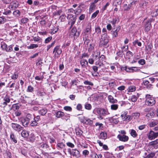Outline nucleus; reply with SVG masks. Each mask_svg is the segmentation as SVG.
Instances as JSON below:
<instances>
[{"label": "nucleus", "mask_w": 158, "mask_h": 158, "mask_svg": "<svg viewBox=\"0 0 158 158\" xmlns=\"http://www.w3.org/2000/svg\"><path fill=\"white\" fill-rule=\"evenodd\" d=\"M145 105H144L143 107L146 105L149 106H152L154 105L156 102L154 98L149 94H147L145 96Z\"/></svg>", "instance_id": "f257e3e1"}, {"label": "nucleus", "mask_w": 158, "mask_h": 158, "mask_svg": "<svg viewBox=\"0 0 158 158\" xmlns=\"http://www.w3.org/2000/svg\"><path fill=\"white\" fill-rule=\"evenodd\" d=\"M148 139L151 140H153L158 136V132H155L151 130L147 134Z\"/></svg>", "instance_id": "f03ea898"}, {"label": "nucleus", "mask_w": 158, "mask_h": 158, "mask_svg": "<svg viewBox=\"0 0 158 158\" xmlns=\"http://www.w3.org/2000/svg\"><path fill=\"white\" fill-rule=\"evenodd\" d=\"M109 40L106 34H103L100 41V43L103 46H106Z\"/></svg>", "instance_id": "7ed1b4c3"}, {"label": "nucleus", "mask_w": 158, "mask_h": 158, "mask_svg": "<svg viewBox=\"0 0 158 158\" xmlns=\"http://www.w3.org/2000/svg\"><path fill=\"white\" fill-rule=\"evenodd\" d=\"M11 126L14 130L18 132L20 131L23 128L21 125L16 123H12Z\"/></svg>", "instance_id": "20e7f679"}, {"label": "nucleus", "mask_w": 158, "mask_h": 158, "mask_svg": "<svg viewBox=\"0 0 158 158\" xmlns=\"http://www.w3.org/2000/svg\"><path fill=\"white\" fill-rule=\"evenodd\" d=\"M80 34V31H77L76 27H73L71 31V35H73L74 38L75 39L78 37Z\"/></svg>", "instance_id": "39448f33"}, {"label": "nucleus", "mask_w": 158, "mask_h": 158, "mask_svg": "<svg viewBox=\"0 0 158 158\" xmlns=\"http://www.w3.org/2000/svg\"><path fill=\"white\" fill-rule=\"evenodd\" d=\"M154 20L153 19H149L146 22L145 25V29L146 31H149L151 27V22Z\"/></svg>", "instance_id": "423d86ee"}, {"label": "nucleus", "mask_w": 158, "mask_h": 158, "mask_svg": "<svg viewBox=\"0 0 158 158\" xmlns=\"http://www.w3.org/2000/svg\"><path fill=\"white\" fill-rule=\"evenodd\" d=\"M19 5L18 2L16 1H14L10 3L9 6V8L10 10H14L19 6Z\"/></svg>", "instance_id": "0eeeda50"}, {"label": "nucleus", "mask_w": 158, "mask_h": 158, "mask_svg": "<svg viewBox=\"0 0 158 158\" xmlns=\"http://www.w3.org/2000/svg\"><path fill=\"white\" fill-rule=\"evenodd\" d=\"M62 52V50L61 48H60L59 46H56L54 48L53 53H55L54 56L60 55Z\"/></svg>", "instance_id": "6e6552de"}, {"label": "nucleus", "mask_w": 158, "mask_h": 158, "mask_svg": "<svg viewBox=\"0 0 158 158\" xmlns=\"http://www.w3.org/2000/svg\"><path fill=\"white\" fill-rule=\"evenodd\" d=\"M117 138L120 141L123 142H127L129 139L128 136L125 135H118Z\"/></svg>", "instance_id": "1a4fd4ad"}, {"label": "nucleus", "mask_w": 158, "mask_h": 158, "mask_svg": "<svg viewBox=\"0 0 158 158\" xmlns=\"http://www.w3.org/2000/svg\"><path fill=\"white\" fill-rule=\"evenodd\" d=\"M121 117L122 119L124 121H130L131 119V116L129 115H127L126 112H124L121 115Z\"/></svg>", "instance_id": "9d476101"}, {"label": "nucleus", "mask_w": 158, "mask_h": 158, "mask_svg": "<svg viewBox=\"0 0 158 158\" xmlns=\"http://www.w3.org/2000/svg\"><path fill=\"white\" fill-rule=\"evenodd\" d=\"M121 29V27L119 26H118L116 27V29L114 30V29L112 31V35L113 37H116L118 35V32Z\"/></svg>", "instance_id": "9b49d317"}, {"label": "nucleus", "mask_w": 158, "mask_h": 158, "mask_svg": "<svg viewBox=\"0 0 158 158\" xmlns=\"http://www.w3.org/2000/svg\"><path fill=\"white\" fill-rule=\"evenodd\" d=\"M91 25L90 23H88L86 28L84 30V32L85 35H88L91 33Z\"/></svg>", "instance_id": "f8f14e48"}, {"label": "nucleus", "mask_w": 158, "mask_h": 158, "mask_svg": "<svg viewBox=\"0 0 158 158\" xmlns=\"http://www.w3.org/2000/svg\"><path fill=\"white\" fill-rule=\"evenodd\" d=\"M70 16V18H71L69 19V24L70 25V28H71L72 26L73 25V24L75 23L76 21V19L74 17L73 15H69L68 17Z\"/></svg>", "instance_id": "ddd939ff"}, {"label": "nucleus", "mask_w": 158, "mask_h": 158, "mask_svg": "<svg viewBox=\"0 0 158 158\" xmlns=\"http://www.w3.org/2000/svg\"><path fill=\"white\" fill-rule=\"evenodd\" d=\"M20 121L23 126L25 127H27L29 123L24 117L21 118Z\"/></svg>", "instance_id": "4468645a"}, {"label": "nucleus", "mask_w": 158, "mask_h": 158, "mask_svg": "<svg viewBox=\"0 0 158 158\" xmlns=\"http://www.w3.org/2000/svg\"><path fill=\"white\" fill-rule=\"evenodd\" d=\"M80 63L82 68H85L88 64L87 61L85 59H82L80 61Z\"/></svg>", "instance_id": "2eb2a0df"}, {"label": "nucleus", "mask_w": 158, "mask_h": 158, "mask_svg": "<svg viewBox=\"0 0 158 158\" xmlns=\"http://www.w3.org/2000/svg\"><path fill=\"white\" fill-rule=\"evenodd\" d=\"M150 145L153 147L155 149L158 148V139L151 142L150 143Z\"/></svg>", "instance_id": "dca6fc26"}, {"label": "nucleus", "mask_w": 158, "mask_h": 158, "mask_svg": "<svg viewBox=\"0 0 158 158\" xmlns=\"http://www.w3.org/2000/svg\"><path fill=\"white\" fill-rule=\"evenodd\" d=\"M108 100L110 102L112 103H116L117 102V100L114 99V97L111 95H109L108 97Z\"/></svg>", "instance_id": "f3484780"}, {"label": "nucleus", "mask_w": 158, "mask_h": 158, "mask_svg": "<svg viewBox=\"0 0 158 158\" xmlns=\"http://www.w3.org/2000/svg\"><path fill=\"white\" fill-rule=\"evenodd\" d=\"M72 156H73L77 157L80 156V152L76 149H73V152Z\"/></svg>", "instance_id": "a211bd4d"}, {"label": "nucleus", "mask_w": 158, "mask_h": 158, "mask_svg": "<svg viewBox=\"0 0 158 158\" xmlns=\"http://www.w3.org/2000/svg\"><path fill=\"white\" fill-rule=\"evenodd\" d=\"M56 146L57 149L60 150L64 148L65 146V145L64 143L60 142L58 143Z\"/></svg>", "instance_id": "6ab92c4d"}, {"label": "nucleus", "mask_w": 158, "mask_h": 158, "mask_svg": "<svg viewBox=\"0 0 158 158\" xmlns=\"http://www.w3.org/2000/svg\"><path fill=\"white\" fill-rule=\"evenodd\" d=\"M95 64L98 66L99 68L103 67L104 66V64L102 61H101L99 59L95 62Z\"/></svg>", "instance_id": "aec40b11"}, {"label": "nucleus", "mask_w": 158, "mask_h": 158, "mask_svg": "<svg viewBox=\"0 0 158 158\" xmlns=\"http://www.w3.org/2000/svg\"><path fill=\"white\" fill-rule=\"evenodd\" d=\"M21 136L24 138H26L29 135V132L25 130H23L21 133Z\"/></svg>", "instance_id": "412c9836"}, {"label": "nucleus", "mask_w": 158, "mask_h": 158, "mask_svg": "<svg viewBox=\"0 0 158 158\" xmlns=\"http://www.w3.org/2000/svg\"><path fill=\"white\" fill-rule=\"evenodd\" d=\"M100 55V52H94V54L92 55L93 58L95 60H96L98 59H99V56Z\"/></svg>", "instance_id": "4be33fe9"}, {"label": "nucleus", "mask_w": 158, "mask_h": 158, "mask_svg": "<svg viewBox=\"0 0 158 158\" xmlns=\"http://www.w3.org/2000/svg\"><path fill=\"white\" fill-rule=\"evenodd\" d=\"M24 117L29 123L30 121L33 119V116L32 114H31L28 113Z\"/></svg>", "instance_id": "5701e85b"}, {"label": "nucleus", "mask_w": 158, "mask_h": 158, "mask_svg": "<svg viewBox=\"0 0 158 158\" xmlns=\"http://www.w3.org/2000/svg\"><path fill=\"white\" fill-rule=\"evenodd\" d=\"M47 112V110L46 108H42L39 110L38 112L40 114L42 115H44L46 114Z\"/></svg>", "instance_id": "b1692460"}, {"label": "nucleus", "mask_w": 158, "mask_h": 158, "mask_svg": "<svg viewBox=\"0 0 158 158\" xmlns=\"http://www.w3.org/2000/svg\"><path fill=\"white\" fill-rule=\"evenodd\" d=\"M64 112L61 111H58L56 113V116L57 118L62 117L64 116Z\"/></svg>", "instance_id": "393cba45"}, {"label": "nucleus", "mask_w": 158, "mask_h": 158, "mask_svg": "<svg viewBox=\"0 0 158 158\" xmlns=\"http://www.w3.org/2000/svg\"><path fill=\"white\" fill-rule=\"evenodd\" d=\"M96 6L94 3H92L89 6V13H90L93 12L95 9Z\"/></svg>", "instance_id": "a878e982"}, {"label": "nucleus", "mask_w": 158, "mask_h": 158, "mask_svg": "<svg viewBox=\"0 0 158 158\" xmlns=\"http://www.w3.org/2000/svg\"><path fill=\"white\" fill-rule=\"evenodd\" d=\"M114 117L109 118V120L111 122L115 124H117L119 122V121L117 118H114Z\"/></svg>", "instance_id": "bb28decb"}, {"label": "nucleus", "mask_w": 158, "mask_h": 158, "mask_svg": "<svg viewBox=\"0 0 158 158\" xmlns=\"http://www.w3.org/2000/svg\"><path fill=\"white\" fill-rule=\"evenodd\" d=\"M10 139L11 140L15 143H17L16 138L13 133H11L10 135Z\"/></svg>", "instance_id": "cd10ccee"}, {"label": "nucleus", "mask_w": 158, "mask_h": 158, "mask_svg": "<svg viewBox=\"0 0 158 158\" xmlns=\"http://www.w3.org/2000/svg\"><path fill=\"white\" fill-rule=\"evenodd\" d=\"M10 88H15V90L17 91L19 88V85H17L15 83H12L9 86Z\"/></svg>", "instance_id": "c85d7f7f"}, {"label": "nucleus", "mask_w": 158, "mask_h": 158, "mask_svg": "<svg viewBox=\"0 0 158 158\" xmlns=\"http://www.w3.org/2000/svg\"><path fill=\"white\" fill-rule=\"evenodd\" d=\"M107 138V134L106 132H102L100 135V138L105 139Z\"/></svg>", "instance_id": "c756f323"}, {"label": "nucleus", "mask_w": 158, "mask_h": 158, "mask_svg": "<svg viewBox=\"0 0 158 158\" xmlns=\"http://www.w3.org/2000/svg\"><path fill=\"white\" fill-rule=\"evenodd\" d=\"M119 18H113L112 21L111 22V23L112 24V25L113 26V27H115V24L117 22H119Z\"/></svg>", "instance_id": "7c9ffc66"}, {"label": "nucleus", "mask_w": 158, "mask_h": 158, "mask_svg": "<svg viewBox=\"0 0 158 158\" xmlns=\"http://www.w3.org/2000/svg\"><path fill=\"white\" fill-rule=\"evenodd\" d=\"M18 73L17 72H15L12 75L11 77L12 79L15 80L18 78Z\"/></svg>", "instance_id": "2f4dec72"}, {"label": "nucleus", "mask_w": 158, "mask_h": 158, "mask_svg": "<svg viewBox=\"0 0 158 158\" xmlns=\"http://www.w3.org/2000/svg\"><path fill=\"white\" fill-rule=\"evenodd\" d=\"M102 115L105 116L106 115L110 114V113L108 112L107 110L104 109L102 108Z\"/></svg>", "instance_id": "473e14b6"}, {"label": "nucleus", "mask_w": 158, "mask_h": 158, "mask_svg": "<svg viewBox=\"0 0 158 158\" xmlns=\"http://www.w3.org/2000/svg\"><path fill=\"white\" fill-rule=\"evenodd\" d=\"M6 18L4 16H0V24H4L6 21Z\"/></svg>", "instance_id": "72a5a7b5"}, {"label": "nucleus", "mask_w": 158, "mask_h": 158, "mask_svg": "<svg viewBox=\"0 0 158 158\" xmlns=\"http://www.w3.org/2000/svg\"><path fill=\"white\" fill-rule=\"evenodd\" d=\"M130 133L131 135L133 137H136L138 135L136 131L133 129L131 130Z\"/></svg>", "instance_id": "f704fd0d"}, {"label": "nucleus", "mask_w": 158, "mask_h": 158, "mask_svg": "<svg viewBox=\"0 0 158 158\" xmlns=\"http://www.w3.org/2000/svg\"><path fill=\"white\" fill-rule=\"evenodd\" d=\"M4 110L6 112H9L11 110V107L9 105L3 106Z\"/></svg>", "instance_id": "c9c22d12"}, {"label": "nucleus", "mask_w": 158, "mask_h": 158, "mask_svg": "<svg viewBox=\"0 0 158 158\" xmlns=\"http://www.w3.org/2000/svg\"><path fill=\"white\" fill-rule=\"evenodd\" d=\"M38 47L37 44H31L29 46H27V48L28 49H33L34 48H36Z\"/></svg>", "instance_id": "e433bc0d"}, {"label": "nucleus", "mask_w": 158, "mask_h": 158, "mask_svg": "<svg viewBox=\"0 0 158 158\" xmlns=\"http://www.w3.org/2000/svg\"><path fill=\"white\" fill-rule=\"evenodd\" d=\"M132 44L135 47L136 46V44H137L140 47L141 46V43L140 42H139L138 40H136L133 41Z\"/></svg>", "instance_id": "4c0bfd02"}, {"label": "nucleus", "mask_w": 158, "mask_h": 158, "mask_svg": "<svg viewBox=\"0 0 158 158\" xmlns=\"http://www.w3.org/2000/svg\"><path fill=\"white\" fill-rule=\"evenodd\" d=\"M29 141L31 142H33L35 140V137L33 134H31L29 137Z\"/></svg>", "instance_id": "58836bf2"}, {"label": "nucleus", "mask_w": 158, "mask_h": 158, "mask_svg": "<svg viewBox=\"0 0 158 158\" xmlns=\"http://www.w3.org/2000/svg\"><path fill=\"white\" fill-rule=\"evenodd\" d=\"M76 131L77 135H78L79 136H81L83 133V131L79 128L76 129Z\"/></svg>", "instance_id": "ea45409f"}, {"label": "nucleus", "mask_w": 158, "mask_h": 158, "mask_svg": "<svg viewBox=\"0 0 158 158\" xmlns=\"http://www.w3.org/2000/svg\"><path fill=\"white\" fill-rule=\"evenodd\" d=\"M85 108L86 109L90 110L92 108V106L90 104L86 103L85 105Z\"/></svg>", "instance_id": "a19ab883"}, {"label": "nucleus", "mask_w": 158, "mask_h": 158, "mask_svg": "<svg viewBox=\"0 0 158 158\" xmlns=\"http://www.w3.org/2000/svg\"><path fill=\"white\" fill-rule=\"evenodd\" d=\"M84 123L87 124L92 125L93 123V122L89 118H86Z\"/></svg>", "instance_id": "79ce46f5"}, {"label": "nucleus", "mask_w": 158, "mask_h": 158, "mask_svg": "<svg viewBox=\"0 0 158 158\" xmlns=\"http://www.w3.org/2000/svg\"><path fill=\"white\" fill-rule=\"evenodd\" d=\"M158 124V122L156 121H152L150 123V127H153L155 126L156 125H157Z\"/></svg>", "instance_id": "37998d69"}, {"label": "nucleus", "mask_w": 158, "mask_h": 158, "mask_svg": "<svg viewBox=\"0 0 158 158\" xmlns=\"http://www.w3.org/2000/svg\"><path fill=\"white\" fill-rule=\"evenodd\" d=\"M104 156L106 158H110V157L114 156H112V154H110L108 152H106L104 153Z\"/></svg>", "instance_id": "c03bdc74"}, {"label": "nucleus", "mask_w": 158, "mask_h": 158, "mask_svg": "<svg viewBox=\"0 0 158 158\" xmlns=\"http://www.w3.org/2000/svg\"><path fill=\"white\" fill-rule=\"evenodd\" d=\"M13 14L15 16L18 17L20 15V12L19 10H16L13 12Z\"/></svg>", "instance_id": "a18cd8bd"}, {"label": "nucleus", "mask_w": 158, "mask_h": 158, "mask_svg": "<svg viewBox=\"0 0 158 158\" xmlns=\"http://www.w3.org/2000/svg\"><path fill=\"white\" fill-rule=\"evenodd\" d=\"M155 155V153L152 152L149 154L144 158H153Z\"/></svg>", "instance_id": "49530a36"}, {"label": "nucleus", "mask_w": 158, "mask_h": 158, "mask_svg": "<svg viewBox=\"0 0 158 158\" xmlns=\"http://www.w3.org/2000/svg\"><path fill=\"white\" fill-rule=\"evenodd\" d=\"M128 92H132L134 91L135 90V87L134 86H130L128 89Z\"/></svg>", "instance_id": "de8ad7c7"}, {"label": "nucleus", "mask_w": 158, "mask_h": 158, "mask_svg": "<svg viewBox=\"0 0 158 158\" xmlns=\"http://www.w3.org/2000/svg\"><path fill=\"white\" fill-rule=\"evenodd\" d=\"M111 109L112 110H116L118 108V105L117 104H112L111 105Z\"/></svg>", "instance_id": "09e8293b"}, {"label": "nucleus", "mask_w": 158, "mask_h": 158, "mask_svg": "<svg viewBox=\"0 0 158 158\" xmlns=\"http://www.w3.org/2000/svg\"><path fill=\"white\" fill-rule=\"evenodd\" d=\"M94 46L95 44L94 43L90 44L88 48V51H91L93 50L94 49Z\"/></svg>", "instance_id": "8fccbe9b"}, {"label": "nucleus", "mask_w": 158, "mask_h": 158, "mask_svg": "<svg viewBox=\"0 0 158 158\" xmlns=\"http://www.w3.org/2000/svg\"><path fill=\"white\" fill-rule=\"evenodd\" d=\"M138 97L135 95H132L130 99L132 102H135L137 101Z\"/></svg>", "instance_id": "3c124183"}, {"label": "nucleus", "mask_w": 158, "mask_h": 158, "mask_svg": "<svg viewBox=\"0 0 158 158\" xmlns=\"http://www.w3.org/2000/svg\"><path fill=\"white\" fill-rule=\"evenodd\" d=\"M1 48L2 50L6 51V48H7V45L5 43H2L1 44Z\"/></svg>", "instance_id": "603ef678"}, {"label": "nucleus", "mask_w": 158, "mask_h": 158, "mask_svg": "<svg viewBox=\"0 0 158 158\" xmlns=\"http://www.w3.org/2000/svg\"><path fill=\"white\" fill-rule=\"evenodd\" d=\"M99 13V10H97L95 12H94L92 15L91 16V18L92 19L95 18L98 14Z\"/></svg>", "instance_id": "864d4df0"}, {"label": "nucleus", "mask_w": 158, "mask_h": 158, "mask_svg": "<svg viewBox=\"0 0 158 158\" xmlns=\"http://www.w3.org/2000/svg\"><path fill=\"white\" fill-rule=\"evenodd\" d=\"M55 41H54L51 44L48 45L47 46V51H48L54 45V44H55Z\"/></svg>", "instance_id": "5fc2aeb1"}, {"label": "nucleus", "mask_w": 158, "mask_h": 158, "mask_svg": "<svg viewBox=\"0 0 158 158\" xmlns=\"http://www.w3.org/2000/svg\"><path fill=\"white\" fill-rule=\"evenodd\" d=\"M64 109L66 111H71L72 110V108L70 106H65L64 107Z\"/></svg>", "instance_id": "6e6d98bb"}, {"label": "nucleus", "mask_w": 158, "mask_h": 158, "mask_svg": "<svg viewBox=\"0 0 158 158\" xmlns=\"http://www.w3.org/2000/svg\"><path fill=\"white\" fill-rule=\"evenodd\" d=\"M155 114L153 111L151 112L150 113H148L146 116L148 118L152 117L154 116Z\"/></svg>", "instance_id": "4d7b16f0"}, {"label": "nucleus", "mask_w": 158, "mask_h": 158, "mask_svg": "<svg viewBox=\"0 0 158 158\" xmlns=\"http://www.w3.org/2000/svg\"><path fill=\"white\" fill-rule=\"evenodd\" d=\"M158 15V9L154 11L152 13L151 16L153 17H156Z\"/></svg>", "instance_id": "13d9d810"}, {"label": "nucleus", "mask_w": 158, "mask_h": 158, "mask_svg": "<svg viewBox=\"0 0 158 158\" xmlns=\"http://www.w3.org/2000/svg\"><path fill=\"white\" fill-rule=\"evenodd\" d=\"M28 21H29V19L27 18H23L21 20V22L23 23H26Z\"/></svg>", "instance_id": "bf43d9fd"}, {"label": "nucleus", "mask_w": 158, "mask_h": 158, "mask_svg": "<svg viewBox=\"0 0 158 158\" xmlns=\"http://www.w3.org/2000/svg\"><path fill=\"white\" fill-rule=\"evenodd\" d=\"M3 100L7 103H9L10 102V99L9 96H6L4 98Z\"/></svg>", "instance_id": "052dcab7"}, {"label": "nucleus", "mask_w": 158, "mask_h": 158, "mask_svg": "<svg viewBox=\"0 0 158 158\" xmlns=\"http://www.w3.org/2000/svg\"><path fill=\"white\" fill-rule=\"evenodd\" d=\"M34 88L31 85L28 86L27 89V92H31L33 91Z\"/></svg>", "instance_id": "680f3d73"}, {"label": "nucleus", "mask_w": 158, "mask_h": 158, "mask_svg": "<svg viewBox=\"0 0 158 158\" xmlns=\"http://www.w3.org/2000/svg\"><path fill=\"white\" fill-rule=\"evenodd\" d=\"M12 107L14 110H17L19 109V106L17 104L13 105Z\"/></svg>", "instance_id": "e2e57ef3"}, {"label": "nucleus", "mask_w": 158, "mask_h": 158, "mask_svg": "<svg viewBox=\"0 0 158 158\" xmlns=\"http://www.w3.org/2000/svg\"><path fill=\"white\" fill-rule=\"evenodd\" d=\"M13 48L12 46L11 45L8 46V47L6 49V51L7 52H11L12 51Z\"/></svg>", "instance_id": "0e129e2a"}, {"label": "nucleus", "mask_w": 158, "mask_h": 158, "mask_svg": "<svg viewBox=\"0 0 158 158\" xmlns=\"http://www.w3.org/2000/svg\"><path fill=\"white\" fill-rule=\"evenodd\" d=\"M138 63L141 65H143L145 64V61L144 59H140L138 61Z\"/></svg>", "instance_id": "69168bd1"}, {"label": "nucleus", "mask_w": 158, "mask_h": 158, "mask_svg": "<svg viewBox=\"0 0 158 158\" xmlns=\"http://www.w3.org/2000/svg\"><path fill=\"white\" fill-rule=\"evenodd\" d=\"M95 31L97 34H100L101 33V30L100 27L98 26L96 27L95 29Z\"/></svg>", "instance_id": "338daca9"}, {"label": "nucleus", "mask_w": 158, "mask_h": 158, "mask_svg": "<svg viewBox=\"0 0 158 158\" xmlns=\"http://www.w3.org/2000/svg\"><path fill=\"white\" fill-rule=\"evenodd\" d=\"M52 36H50L48 37L45 39L44 43L46 44L48 43L52 40Z\"/></svg>", "instance_id": "774afa93"}]
</instances>
